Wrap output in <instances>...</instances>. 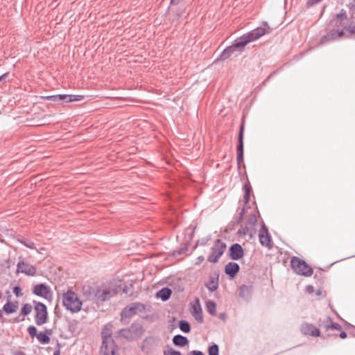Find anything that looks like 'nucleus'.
<instances>
[{
    "label": "nucleus",
    "mask_w": 355,
    "mask_h": 355,
    "mask_svg": "<svg viewBox=\"0 0 355 355\" xmlns=\"http://www.w3.org/2000/svg\"><path fill=\"white\" fill-rule=\"evenodd\" d=\"M265 33L266 31L264 28H257L245 34H243L242 36L236 38L232 45L226 47L220 53V58L216 59V61H218V60H225L232 55L236 57L238 56L243 51L248 44L259 39L265 35Z\"/></svg>",
    "instance_id": "obj_1"
},
{
    "label": "nucleus",
    "mask_w": 355,
    "mask_h": 355,
    "mask_svg": "<svg viewBox=\"0 0 355 355\" xmlns=\"http://www.w3.org/2000/svg\"><path fill=\"white\" fill-rule=\"evenodd\" d=\"M62 303L67 310L73 313L80 311L82 302L79 300L76 293L72 291H67L62 295Z\"/></svg>",
    "instance_id": "obj_2"
},
{
    "label": "nucleus",
    "mask_w": 355,
    "mask_h": 355,
    "mask_svg": "<svg viewBox=\"0 0 355 355\" xmlns=\"http://www.w3.org/2000/svg\"><path fill=\"white\" fill-rule=\"evenodd\" d=\"M145 309V305L142 303L134 302L130 304L122 310L121 322L123 324H127L132 317L144 311Z\"/></svg>",
    "instance_id": "obj_3"
},
{
    "label": "nucleus",
    "mask_w": 355,
    "mask_h": 355,
    "mask_svg": "<svg viewBox=\"0 0 355 355\" xmlns=\"http://www.w3.org/2000/svg\"><path fill=\"white\" fill-rule=\"evenodd\" d=\"M105 331L106 329L105 328L102 332L103 343L100 350V355H117V346L112 335Z\"/></svg>",
    "instance_id": "obj_4"
},
{
    "label": "nucleus",
    "mask_w": 355,
    "mask_h": 355,
    "mask_svg": "<svg viewBox=\"0 0 355 355\" xmlns=\"http://www.w3.org/2000/svg\"><path fill=\"white\" fill-rule=\"evenodd\" d=\"M291 266L293 271L301 276L311 277L313 270L305 261L300 259L297 257H293L291 260Z\"/></svg>",
    "instance_id": "obj_5"
},
{
    "label": "nucleus",
    "mask_w": 355,
    "mask_h": 355,
    "mask_svg": "<svg viewBox=\"0 0 355 355\" xmlns=\"http://www.w3.org/2000/svg\"><path fill=\"white\" fill-rule=\"evenodd\" d=\"M143 333L142 326L133 322L128 328L121 329L118 331V337L123 338L128 340H132L139 338Z\"/></svg>",
    "instance_id": "obj_6"
},
{
    "label": "nucleus",
    "mask_w": 355,
    "mask_h": 355,
    "mask_svg": "<svg viewBox=\"0 0 355 355\" xmlns=\"http://www.w3.org/2000/svg\"><path fill=\"white\" fill-rule=\"evenodd\" d=\"M226 248V244L220 239H217L211 248V252L209 255L207 260L210 263L218 262L220 257L223 255Z\"/></svg>",
    "instance_id": "obj_7"
},
{
    "label": "nucleus",
    "mask_w": 355,
    "mask_h": 355,
    "mask_svg": "<svg viewBox=\"0 0 355 355\" xmlns=\"http://www.w3.org/2000/svg\"><path fill=\"white\" fill-rule=\"evenodd\" d=\"M244 125L241 124L239 128V136H238V144L236 146L237 153V165L238 168H240L241 164L243 162V153H244Z\"/></svg>",
    "instance_id": "obj_8"
},
{
    "label": "nucleus",
    "mask_w": 355,
    "mask_h": 355,
    "mask_svg": "<svg viewBox=\"0 0 355 355\" xmlns=\"http://www.w3.org/2000/svg\"><path fill=\"white\" fill-rule=\"evenodd\" d=\"M35 310L36 312L35 323L39 326L46 323L48 315L46 306L42 302H37L35 305Z\"/></svg>",
    "instance_id": "obj_9"
},
{
    "label": "nucleus",
    "mask_w": 355,
    "mask_h": 355,
    "mask_svg": "<svg viewBox=\"0 0 355 355\" xmlns=\"http://www.w3.org/2000/svg\"><path fill=\"white\" fill-rule=\"evenodd\" d=\"M36 268L25 261L23 258L19 257V261L17 264V273H23L27 276L33 277L36 275Z\"/></svg>",
    "instance_id": "obj_10"
},
{
    "label": "nucleus",
    "mask_w": 355,
    "mask_h": 355,
    "mask_svg": "<svg viewBox=\"0 0 355 355\" xmlns=\"http://www.w3.org/2000/svg\"><path fill=\"white\" fill-rule=\"evenodd\" d=\"M259 239L261 245L265 246L268 249L272 248L271 237L268 233V230L263 222L262 223L261 227L259 233Z\"/></svg>",
    "instance_id": "obj_11"
},
{
    "label": "nucleus",
    "mask_w": 355,
    "mask_h": 355,
    "mask_svg": "<svg viewBox=\"0 0 355 355\" xmlns=\"http://www.w3.org/2000/svg\"><path fill=\"white\" fill-rule=\"evenodd\" d=\"M301 331L303 334L306 336H311L313 337H318L320 336L319 329L313 324L307 322H304L302 324Z\"/></svg>",
    "instance_id": "obj_12"
},
{
    "label": "nucleus",
    "mask_w": 355,
    "mask_h": 355,
    "mask_svg": "<svg viewBox=\"0 0 355 355\" xmlns=\"http://www.w3.org/2000/svg\"><path fill=\"white\" fill-rule=\"evenodd\" d=\"M230 257L232 260H239L244 256V250L239 243L232 244L229 249Z\"/></svg>",
    "instance_id": "obj_13"
},
{
    "label": "nucleus",
    "mask_w": 355,
    "mask_h": 355,
    "mask_svg": "<svg viewBox=\"0 0 355 355\" xmlns=\"http://www.w3.org/2000/svg\"><path fill=\"white\" fill-rule=\"evenodd\" d=\"M33 293L37 296L47 298L48 295L51 293V290L46 284H38L34 286Z\"/></svg>",
    "instance_id": "obj_14"
},
{
    "label": "nucleus",
    "mask_w": 355,
    "mask_h": 355,
    "mask_svg": "<svg viewBox=\"0 0 355 355\" xmlns=\"http://www.w3.org/2000/svg\"><path fill=\"white\" fill-rule=\"evenodd\" d=\"M253 292V286L251 284H243L239 287V297L246 302L250 301Z\"/></svg>",
    "instance_id": "obj_15"
},
{
    "label": "nucleus",
    "mask_w": 355,
    "mask_h": 355,
    "mask_svg": "<svg viewBox=\"0 0 355 355\" xmlns=\"http://www.w3.org/2000/svg\"><path fill=\"white\" fill-rule=\"evenodd\" d=\"M239 269L240 266L237 263L229 262L225 266V272L230 279H233L239 272Z\"/></svg>",
    "instance_id": "obj_16"
},
{
    "label": "nucleus",
    "mask_w": 355,
    "mask_h": 355,
    "mask_svg": "<svg viewBox=\"0 0 355 355\" xmlns=\"http://www.w3.org/2000/svg\"><path fill=\"white\" fill-rule=\"evenodd\" d=\"M156 345V340L154 338H147L143 342L141 350L146 354H149L153 350V347Z\"/></svg>",
    "instance_id": "obj_17"
},
{
    "label": "nucleus",
    "mask_w": 355,
    "mask_h": 355,
    "mask_svg": "<svg viewBox=\"0 0 355 355\" xmlns=\"http://www.w3.org/2000/svg\"><path fill=\"white\" fill-rule=\"evenodd\" d=\"M218 284V276L210 275L205 283V286L210 292H214L217 290Z\"/></svg>",
    "instance_id": "obj_18"
},
{
    "label": "nucleus",
    "mask_w": 355,
    "mask_h": 355,
    "mask_svg": "<svg viewBox=\"0 0 355 355\" xmlns=\"http://www.w3.org/2000/svg\"><path fill=\"white\" fill-rule=\"evenodd\" d=\"M52 334V329H46L44 332H40L36 338L41 344L46 345L50 342V336Z\"/></svg>",
    "instance_id": "obj_19"
},
{
    "label": "nucleus",
    "mask_w": 355,
    "mask_h": 355,
    "mask_svg": "<svg viewBox=\"0 0 355 355\" xmlns=\"http://www.w3.org/2000/svg\"><path fill=\"white\" fill-rule=\"evenodd\" d=\"M114 295L115 292L109 289L98 291L96 293V296L101 301L108 300Z\"/></svg>",
    "instance_id": "obj_20"
},
{
    "label": "nucleus",
    "mask_w": 355,
    "mask_h": 355,
    "mask_svg": "<svg viewBox=\"0 0 355 355\" xmlns=\"http://www.w3.org/2000/svg\"><path fill=\"white\" fill-rule=\"evenodd\" d=\"M173 343L177 347H182L188 345L189 340L186 336L178 334L173 338Z\"/></svg>",
    "instance_id": "obj_21"
},
{
    "label": "nucleus",
    "mask_w": 355,
    "mask_h": 355,
    "mask_svg": "<svg viewBox=\"0 0 355 355\" xmlns=\"http://www.w3.org/2000/svg\"><path fill=\"white\" fill-rule=\"evenodd\" d=\"M197 304L193 306V315L198 322H203L202 312L198 300H196Z\"/></svg>",
    "instance_id": "obj_22"
},
{
    "label": "nucleus",
    "mask_w": 355,
    "mask_h": 355,
    "mask_svg": "<svg viewBox=\"0 0 355 355\" xmlns=\"http://www.w3.org/2000/svg\"><path fill=\"white\" fill-rule=\"evenodd\" d=\"M172 291L170 288L165 287L162 288L161 290H159L157 293L156 296L161 299L163 302L167 301L171 295Z\"/></svg>",
    "instance_id": "obj_23"
},
{
    "label": "nucleus",
    "mask_w": 355,
    "mask_h": 355,
    "mask_svg": "<svg viewBox=\"0 0 355 355\" xmlns=\"http://www.w3.org/2000/svg\"><path fill=\"white\" fill-rule=\"evenodd\" d=\"M17 309H18V303H17V302H10L8 301L3 306V310L7 314H11V313H13L16 312Z\"/></svg>",
    "instance_id": "obj_24"
},
{
    "label": "nucleus",
    "mask_w": 355,
    "mask_h": 355,
    "mask_svg": "<svg viewBox=\"0 0 355 355\" xmlns=\"http://www.w3.org/2000/svg\"><path fill=\"white\" fill-rule=\"evenodd\" d=\"M257 219L255 214H252L249 216L247 226L243 228V234H246L250 228H254L257 224Z\"/></svg>",
    "instance_id": "obj_25"
},
{
    "label": "nucleus",
    "mask_w": 355,
    "mask_h": 355,
    "mask_svg": "<svg viewBox=\"0 0 355 355\" xmlns=\"http://www.w3.org/2000/svg\"><path fill=\"white\" fill-rule=\"evenodd\" d=\"M331 318L330 316H326L324 318H320L318 322V324L319 327H323L326 330H328L331 327Z\"/></svg>",
    "instance_id": "obj_26"
},
{
    "label": "nucleus",
    "mask_w": 355,
    "mask_h": 355,
    "mask_svg": "<svg viewBox=\"0 0 355 355\" xmlns=\"http://www.w3.org/2000/svg\"><path fill=\"white\" fill-rule=\"evenodd\" d=\"M17 241L29 249H31V250L36 249L35 243L33 241H31L28 239L21 237L20 239H18Z\"/></svg>",
    "instance_id": "obj_27"
},
{
    "label": "nucleus",
    "mask_w": 355,
    "mask_h": 355,
    "mask_svg": "<svg viewBox=\"0 0 355 355\" xmlns=\"http://www.w3.org/2000/svg\"><path fill=\"white\" fill-rule=\"evenodd\" d=\"M336 30H332L329 33H328L326 35L322 37L321 42L322 43H325L326 42H331L335 40H337L338 37L336 36Z\"/></svg>",
    "instance_id": "obj_28"
},
{
    "label": "nucleus",
    "mask_w": 355,
    "mask_h": 355,
    "mask_svg": "<svg viewBox=\"0 0 355 355\" xmlns=\"http://www.w3.org/2000/svg\"><path fill=\"white\" fill-rule=\"evenodd\" d=\"M180 329L184 333H189L191 331V325L190 324L184 320H181L179 321L178 324Z\"/></svg>",
    "instance_id": "obj_29"
},
{
    "label": "nucleus",
    "mask_w": 355,
    "mask_h": 355,
    "mask_svg": "<svg viewBox=\"0 0 355 355\" xmlns=\"http://www.w3.org/2000/svg\"><path fill=\"white\" fill-rule=\"evenodd\" d=\"M206 307L207 311L211 315H214L216 311V304L214 301L208 300L206 302Z\"/></svg>",
    "instance_id": "obj_30"
},
{
    "label": "nucleus",
    "mask_w": 355,
    "mask_h": 355,
    "mask_svg": "<svg viewBox=\"0 0 355 355\" xmlns=\"http://www.w3.org/2000/svg\"><path fill=\"white\" fill-rule=\"evenodd\" d=\"M243 189L245 190L244 200L245 204H247L250 200V196L252 192V187L250 184H245L243 186Z\"/></svg>",
    "instance_id": "obj_31"
},
{
    "label": "nucleus",
    "mask_w": 355,
    "mask_h": 355,
    "mask_svg": "<svg viewBox=\"0 0 355 355\" xmlns=\"http://www.w3.org/2000/svg\"><path fill=\"white\" fill-rule=\"evenodd\" d=\"M208 355H219V347L217 344L213 343L208 347Z\"/></svg>",
    "instance_id": "obj_32"
},
{
    "label": "nucleus",
    "mask_w": 355,
    "mask_h": 355,
    "mask_svg": "<svg viewBox=\"0 0 355 355\" xmlns=\"http://www.w3.org/2000/svg\"><path fill=\"white\" fill-rule=\"evenodd\" d=\"M32 311V306L29 304H25L21 309V314L23 315H28Z\"/></svg>",
    "instance_id": "obj_33"
},
{
    "label": "nucleus",
    "mask_w": 355,
    "mask_h": 355,
    "mask_svg": "<svg viewBox=\"0 0 355 355\" xmlns=\"http://www.w3.org/2000/svg\"><path fill=\"white\" fill-rule=\"evenodd\" d=\"M336 18L338 20V21H339L340 24H341V22L347 19L346 11L342 9L340 13L336 15Z\"/></svg>",
    "instance_id": "obj_34"
},
{
    "label": "nucleus",
    "mask_w": 355,
    "mask_h": 355,
    "mask_svg": "<svg viewBox=\"0 0 355 355\" xmlns=\"http://www.w3.org/2000/svg\"><path fill=\"white\" fill-rule=\"evenodd\" d=\"M27 331L32 338L37 336V330L35 326H29L27 329Z\"/></svg>",
    "instance_id": "obj_35"
},
{
    "label": "nucleus",
    "mask_w": 355,
    "mask_h": 355,
    "mask_svg": "<svg viewBox=\"0 0 355 355\" xmlns=\"http://www.w3.org/2000/svg\"><path fill=\"white\" fill-rule=\"evenodd\" d=\"M164 355H182L180 351L175 350L172 347L164 351Z\"/></svg>",
    "instance_id": "obj_36"
},
{
    "label": "nucleus",
    "mask_w": 355,
    "mask_h": 355,
    "mask_svg": "<svg viewBox=\"0 0 355 355\" xmlns=\"http://www.w3.org/2000/svg\"><path fill=\"white\" fill-rule=\"evenodd\" d=\"M69 103L74 101H80L83 99L84 96L82 95H69Z\"/></svg>",
    "instance_id": "obj_37"
},
{
    "label": "nucleus",
    "mask_w": 355,
    "mask_h": 355,
    "mask_svg": "<svg viewBox=\"0 0 355 355\" xmlns=\"http://www.w3.org/2000/svg\"><path fill=\"white\" fill-rule=\"evenodd\" d=\"M344 29L350 34H355V23H351L349 26H344Z\"/></svg>",
    "instance_id": "obj_38"
},
{
    "label": "nucleus",
    "mask_w": 355,
    "mask_h": 355,
    "mask_svg": "<svg viewBox=\"0 0 355 355\" xmlns=\"http://www.w3.org/2000/svg\"><path fill=\"white\" fill-rule=\"evenodd\" d=\"M244 213H245V207H243L241 212L239 214V215L236 219V223L237 224L240 223L242 221Z\"/></svg>",
    "instance_id": "obj_39"
},
{
    "label": "nucleus",
    "mask_w": 355,
    "mask_h": 355,
    "mask_svg": "<svg viewBox=\"0 0 355 355\" xmlns=\"http://www.w3.org/2000/svg\"><path fill=\"white\" fill-rule=\"evenodd\" d=\"M13 293L17 297H20L22 295L21 289L18 286H16L13 288Z\"/></svg>",
    "instance_id": "obj_40"
},
{
    "label": "nucleus",
    "mask_w": 355,
    "mask_h": 355,
    "mask_svg": "<svg viewBox=\"0 0 355 355\" xmlns=\"http://www.w3.org/2000/svg\"><path fill=\"white\" fill-rule=\"evenodd\" d=\"M69 94H58L59 101H64L69 103Z\"/></svg>",
    "instance_id": "obj_41"
},
{
    "label": "nucleus",
    "mask_w": 355,
    "mask_h": 355,
    "mask_svg": "<svg viewBox=\"0 0 355 355\" xmlns=\"http://www.w3.org/2000/svg\"><path fill=\"white\" fill-rule=\"evenodd\" d=\"M330 329L340 330L342 329V327L339 324L335 323L332 321Z\"/></svg>",
    "instance_id": "obj_42"
},
{
    "label": "nucleus",
    "mask_w": 355,
    "mask_h": 355,
    "mask_svg": "<svg viewBox=\"0 0 355 355\" xmlns=\"http://www.w3.org/2000/svg\"><path fill=\"white\" fill-rule=\"evenodd\" d=\"M187 355H205V354L202 351L193 350V351H191Z\"/></svg>",
    "instance_id": "obj_43"
},
{
    "label": "nucleus",
    "mask_w": 355,
    "mask_h": 355,
    "mask_svg": "<svg viewBox=\"0 0 355 355\" xmlns=\"http://www.w3.org/2000/svg\"><path fill=\"white\" fill-rule=\"evenodd\" d=\"M46 98L49 99V100H51V101H55V102H58L59 101L58 95L48 96H46Z\"/></svg>",
    "instance_id": "obj_44"
},
{
    "label": "nucleus",
    "mask_w": 355,
    "mask_h": 355,
    "mask_svg": "<svg viewBox=\"0 0 355 355\" xmlns=\"http://www.w3.org/2000/svg\"><path fill=\"white\" fill-rule=\"evenodd\" d=\"M187 250V247L182 248H180L178 250H176L175 254L180 255V254H184Z\"/></svg>",
    "instance_id": "obj_45"
},
{
    "label": "nucleus",
    "mask_w": 355,
    "mask_h": 355,
    "mask_svg": "<svg viewBox=\"0 0 355 355\" xmlns=\"http://www.w3.org/2000/svg\"><path fill=\"white\" fill-rule=\"evenodd\" d=\"M322 0H308L307 1V5L309 6H312L318 3H319L320 1H321Z\"/></svg>",
    "instance_id": "obj_46"
},
{
    "label": "nucleus",
    "mask_w": 355,
    "mask_h": 355,
    "mask_svg": "<svg viewBox=\"0 0 355 355\" xmlns=\"http://www.w3.org/2000/svg\"><path fill=\"white\" fill-rule=\"evenodd\" d=\"M338 38L341 37L343 35H344V31L343 29L342 30H336V33H335Z\"/></svg>",
    "instance_id": "obj_47"
},
{
    "label": "nucleus",
    "mask_w": 355,
    "mask_h": 355,
    "mask_svg": "<svg viewBox=\"0 0 355 355\" xmlns=\"http://www.w3.org/2000/svg\"><path fill=\"white\" fill-rule=\"evenodd\" d=\"M306 291L308 293H313L314 291V287L311 285H308L306 287Z\"/></svg>",
    "instance_id": "obj_48"
},
{
    "label": "nucleus",
    "mask_w": 355,
    "mask_h": 355,
    "mask_svg": "<svg viewBox=\"0 0 355 355\" xmlns=\"http://www.w3.org/2000/svg\"><path fill=\"white\" fill-rule=\"evenodd\" d=\"M218 318L222 320L223 321H225L226 319H227V315L225 313H220L219 315H218Z\"/></svg>",
    "instance_id": "obj_49"
},
{
    "label": "nucleus",
    "mask_w": 355,
    "mask_h": 355,
    "mask_svg": "<svg viewBox=\"0 0 355 355\" xmlns=\"http://www.w3.org/2000/svg\"><path fill=\"white\" fill-rule=\"evenodd\" d=\"M9 76V73L6 72L0 76V83L4 80Z\"/></svg>",
    "instance_id": "obj_50"
},
{
    "label": "nucleus",
    "mask_w": 355,
    "mask_h": 355,
    "mask_svg": "<svg viewBox=\"0 0 355 355\" xmlns=\"http://www.w3.org/2000/svg\"><path fill=\"white\" fill-rule=\"evenodd\" d=\"M60 343H58V348L55 349L53 355H60Z\"/></svg>",
    "instance_id": "obj_51"
},
{
    "label": "nucleus",
    "mask_w": 355,
    "mask_h": 355,
    "mask_svg": "<svg viewBox=\"0 0 355 355\" xmlns=\"http://www.w3.org/2000/svg\"><path fill=\"white\" fill-rule=\"evenodd\" d=\"M347 334L346 332L345 331H342L340 334H339V337L342 339H344L345 338H347Z\"/></svg>",
    "instance_id": "obj_52"
},
{
    "label": "nucleus",
    "mask_w": 355,
    "mask_h": 355,
    "mask_svg": "<svg viewBox=\"0 0 355 355\" xmlns=\"http://www.w3.org/2000/svg\"><path fill=\"white\" fill-rule=\"evenodd\" d=\"M180 0H171V5H178Z\"/></svg>",
    "instance_id": "obj_53"
},
{
    "label": "nucleus",
    "mask_w": 355,
    "mask_h": 355,
    "mask_svg": "<svg viewBox=\"0 0 355 355\" xmlns=\"http://www.w3.org/2000/svg\"><path fill=\"white\" fill-rule=\"evenodd\" d=\"M39 254H43V251L44 250V249L43 248H40V249L37 248L35 249Z\"/></svg>",
    "instance_id": "obj_54"
},
{
    "label": "nucleus",
    "mask_w": 355,
    "mask_h": 355,
    "mask_svg": "<svg viewBox=\"0 0 355 355\" xmlns=\"http://www.w3.org/2000/svg\"><path fill=\"white\" fill-rule=\"evenodd\" d=\"M198 259L199 261H202L204 260V257L202 256H200L198 257Z\"/></svg>",
    "instance_id": "obj_55"
},
{
    "label": "nucleus",
    "mask_w": 355,
    "mask_h": 355,
    "mask_svg": "<svg viewBox=\"0 0 355 355\" xmlns=\"http://www.w3.org/2000/svg\"><path fill=\"white\" fill-rule=\"evenodd\" d=\"M193 234V230H191V235L189 237V240L191 239Z\"/></svg>",
    "instance_id": "obj_56"
},
{
    "label": "nucleus",
    "mask_w": 355,
    "mask_h": 355,
    "mask_svg": "<svg viewBox=\"0 0 355 355\" xmlns=\"http://www.w3.org/2000/svg\"><path fill=\"white\" fill-rule=\"evenodd\" d=\"M3 317V312L1 310H0V318Z\"/></svg>",
    "instance_id": "obj_57"
},
{
    "label": "nucleus",
    "mask_w": 355,
    "mask_h": 355,
    "mask_svg": "<svg viewBox=\"0 0 355 355\" xmlns=\"http://www.w3.org/2000/svg\"><path fill=\"white\" fill-rule=\"evenodd\" d=\"M318 295H320L321 294V291H318L317 293H316Z\"/></svg>",
    "instance_id": "obj_58"
},
{
    "label": "nucleus",
    "mask_w": 355,
    "mask_h": 355,
    "mask_svg": "<svg viewBox=\"0 0 355 355\" xmlns=\"http://www.w3.org/2000/svg\"><path fill=\"white\" fill-rule=\"evenodd\" d=\"M123 292L127 293V291L125 289H123Z\"/></svg>",
    "instance_id": "obj_59"
}]
</instances>
